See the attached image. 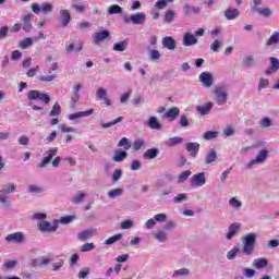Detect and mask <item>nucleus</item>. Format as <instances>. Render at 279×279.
<instances>
[{"label":"nucleus","mask_w":279,"mask_h":279,"mask_svg":"<svg viewBox=\"0 0 279 279\" xmlns=\"http://www.w3.org/2000/svg\"><path fill=\"white\" fill-rule=\"evenodd\" d=\"M216 104L226 106L228 104V86L220 85L215 88Z\"/></svg>","instance_id":"nucleus-1"},{"label":"nucleus","mask_w":279,"mask_h":279,"mask_svg":"<svg viewBox=\"0 0 279 279\" xmlns=\"http://www.w3.org/2000/svg\"><path fill=\"white\" fill-rule=\"evenodd\" d=\"M16 191V185L14 184H7L2 185V189L0 190V203L2 206H8L10 204V193H14Z\"/></svg>","instance_id":"nucleus-2"},{"label":"nucleus","mask_w":279,"mask_h":279,"mask_svg":"<svg viewBox=\"0 0 279 279\" xmlns=\"http://www.w3.org/2000/svg\"><path fill=\"white\" fill-rule=\"evenodd\" d=\"M28 101H36L38 99L39 101H43L44 104L48 105L51 101V97L48 94L41 93L36 89H32L27 94Z\"/></svg>","instance_id":"nucleus-3"},{"label":"nucleus","mask_w":279,"mask_h":279,"mask_svg":"<svg viewBox=\"0 0 279 279\" xmlns=\"http://www.w3.org/2000/svg\"><path fill=\"white\" fill-rule=\"evenodd\" d=\"M58 155V147H50L45 151L41 162L38 165L39 169H46L47 166L51 165L53 157Z\"/></svg>","instance_id":"nucleus-4"},{"label":"nucleus","mask_w":279,"mask_h":279,"mask_svg":"<svg viewBox=\"0 0 279 279\" xmlns=\"http://www.w3.org/2000/svg\"><path fill=\"white\" fill-rule=\"evenodd\" d=\"M108 39H110V31L108 29L99 31L92 35L93 45H99L100 43H104V40Z\"/></svg>","instance_id":"nucleus-5"},{"label":"nucleus","mask_w":279,"mask_h":279,"mask_svg":"<svg viewBox=\"0 0 279 279\" xmlns=\"http://www.w3.org/2000/svg\"><path fill=\"white\" fill-rule=\"evenodd\" d=\"M267 158H269V151L267 149H262L255 159H252L248 163H247V169H252V167L254 165H263V162H265V160H267Z\"/></svg>","instance_id":"nucleus-6"},{"label":"nucleus","mask_w":279,"mask_h":279,"mask_svg":"<svg viewBox=\"0 0 279 279\" xmlns=\"http://www.w3.org/2000/svg\"><path fill=\"white\" fill-rule=\"evenodd\" d=\"M38 229L41 232H56L58 230V220H54L52 223L46 220H41L38 223Z\"/></svg>","instance_id":"nucleus-7"},{"label":"nucleus","mask_w":279,"mask_h":279,"mask_svg":"<svg viewBox=\"0 0 279 279\" xmlns=\"http://www.w3.org/2000/svg\"><path fill=\"white\" fill-rule=\"evenodd\" d=\"M145 21L146 15L143 12L124 17V23H133V25H143Z\"/></svg>","instance_id":"nucleus-8"},{"label":"nucleus","mask_w":279,"mask_h":279,"mask_svg":"<svg viewBox=\"0 0 279 279\" xmlns=\"http://www.w3.org/2000/svg\"><path fill=\"white\" fill-rule=\"evenodd\" d=\"M198 80L204 88H210L215 82V77H213L210 72H202L198 76Z\"/></svg>","instance_id":"nucleus-9"},{"label":"nucleus","mask_w":279,"mask_h":279,"mask_svg":"<svg viewBox=\"0 0 279 279\" xmlns=\"http://www.w3.org/2000/svg\"><path fill=\"white\" fill-rule=\"evenodd\" d=\"M7 243H16L21 245V243H25V234L23 232H14L10 233L5 236Z\"/></svg>","instance_id":"nucleus-10"},{"label":"nucleus","mask_w":279,"mask_h":279,"mask_svg":"<svg viewBox=\"0 0 279 279\" xmlns=\"http://www.w3.org/2000/svg\"><path fill=\"white\" fill-rule=\"evenodd\" d=\"M190 184L193 187L204 186L206 184V174L204 172L194 174L190 180Z\"/></svg>","instance_id":"nucleus-11"},{"label":"nucleus","mask_w":279,"mask_h":279,"mask_svg":"<svg viewBox=\"0 0 279 279\" xmlns=\"http://www.w3.org/2000/svg\"><path fill=\"white\" fill-rule=\"evenodd\" d=\"M161 45L163 49H168L169 51H175L178 48V44L175 43V39L171 36H166L161 40Z\"/></svg>","instance_id":"nucleus-12"},{"label":"nucleus","mask_w":279,"mask_h":279,"mask_svg":"<svg viewBox=\"0 0 279 279\" xmlns=\"http://www.w3.org/2000/svg\"><path fill=\"white\" fill-rule=\"evenodd\" d=\"M185 149L187 153H190L192 158H197V155L199 154V143L189 142L185 144Z\"/></svg>","instance_id":"nucleus-13"},{"label":"nucleus","mask_w":279,"mask_h":279,"mask_svg":"<svg viewBox=\"0 0 279 279\" xmlns=\"http://www.w3.org/2000/svg\"><path fill=\"white\" fill-rule=\"evenodd\" d=\"M97 233V229H87L77 233L76 239L78 241H88V239H93Z\"/></svg>","instance_id":"nucleus-14"},{"label":"nucleus","mask_w":279,"mask_h":279,"mask_svg":"<svg viewBox=\"0 0 279 279\" xmlns=\"http://www.w3.org/2000/svg\"><path fill=\"white\" fill-rule=\"evenodd\" d=\"M270 65L265 71V75H272V73H278L279 71V59L275 57L269 58Z\"/></svg>","instance_id":"nucleus-15"},{"label":"nucleus","mask_w":279,"mask_h":279,"mask_svg":"<svg viewBox=\"0 0 279 279\" xmlns=\"http://www.w3.org/2000/svg\"><path fill=\"white\" fill-rule=\"evenodd\" d=\"M198 40L191 32H185L183 35V47H193V45H197Z\"/></svg>","instance_id":"nucleus-16"},{"label":"nucleus","mask_w":279,"mask_h":279,"mask_svg":"<svg viewBox=\"0 0 279 279\" xmlns=\"http://www.w3.org/2000/svg\"><path fill=\"white\" fill-rule=\"evenodd\" d=\"M239 230H241V223L233 222L229 226V231L226 235L227 241H232V238L236 236L239 234Z\"/></svg>","instance_id":"nucleus-17"},{"label":"nucleus","mask_w":279,"mask_h":279,"mask_svg":"<svg viewBox=\"0 0 279 279\" xmlns=\"http://www.w3.org/2000/svg\"><path fill=\"white\" fill-rule=\"evenodd\" d=\"M108 92L104 88H98L96 92V98L99 99L100 101H104V104H106V106H112V100H110V98L107 97Z\"/></svg>","instance_id":"nucleus-18"},{"label":"nucleus","mask_w":279,"mask_h":279,"mask_svg":"<svg viewBox=\"0 0 279 279\" xmlns=\"http://www.w3.org/2000/svg\"><path fill=\"white\" fill-rule=\"evenodd\" d=\"M93 112H95V109H89L87 111H78V112L69 114L68 119L70 121H77V119H82L83 117H90Z\"/></svg>","instance_id":"nucleus-19"},{"label":"nucleus","mask_w":279,"mask_h":279,"mask_svg":"<svg viewBox=\"0 0 279 279\" xmlns=\"http://www.w3.org/2000/svg\"><path fill=\"white\" fill-rule=\"evenodd\" d=\"M60 23L62 27H66L69 23H71V12L66 9H61L60 10Z\"/></svg>","instance_id":"nucleus-20"},{"label":"nucleus","mask_w":279,"mask_h":279,"mask_svg":"<svg viewBox=\"0 0 279 279\" xmlns=\"http://www.w3.org/2000/svg\"><path fill=\"white\" fill-rule=\"evenodd\" d=\"M148 51V60L151 62H160V59L162 58V54L159 50L147 48Z\"/></svg>","instance_id":"nucleus-21"},{"label":"nucleus","mask_w":279,"mask_h":279,"mask_svg":"<svg viewBox=\"0 0 279 279\" xmlns=\"http://www.w3.org/2000/svg\"><path fill=\"white\" fill-rule=\"evenodd\" d=\"M252 12H257L259 16H265V19H269L271 14H274V11L269 8H258V7H252Z\"/></svg>","instance_id":"nucleus-22"},{"label":"nucleus","mask_w":279,"mask_h":279,"mask_svg":"<svg viewBox=\"0 0 279 279\" xmlns=\"http://www.w3.org/2000/svg\"><path fill=\"white\" fill-rule=\"evenodd\" d=\"M240 14L239 9L234 8H229L225 11V17L227 21H234V19H239Z\"/></svg>","instance_id":"nucleus-23"},{"label":"nucleus","mask_w":279,"mask_h":279,"mask_svg":"<svg viewBox=\"0 0 279 279\" xmlns=\"http://www.w3.org/2000/svg\"><path fill=\"white\" fill-rule=\"evenodd\" d=\"M128 158V151L125 150H114L112 162H123Z\"/></svg>","instance_id":"nucleus-24"},{"label":"nucleus","mask_w":279,"mask_h":279,"mask_svg":"<svg viewBox=\"0 0 279 279\" xmlns=\"http://www.w3.org/2000/svg\"><path fill=\"white\" fill-rule=\"evenodd\" d=\"M154 239H156V241L159 243H167V241H169V233L163 230H159L154 233Z\"/></svg>","instance_id":"nucleus-25"},{"label":"nucleus","mask_w":279,"mask_h":279,"mask_svg":"<svg viewBox=\"0 0 279 279\" xmlns=\"http://www.w3.org/2000/svg\"><path fill=\"white\" fill-rule=\"evenodd\" d=\"M182 143H184V138L180 136H174V137L168 138L165 142V145H167V147H175L177 145H182Z\"/></svg>","instance_id":"nucleus-26"},{"label":"nucleus","mask_w":279,"mask_h":279,"mask_svg":"<svg viewBox=\"0 0 279 279\" xmlns=\"http://www.w3.org/2000/svg\"><path fill=\"white\" fill-rule=\"evenodd\" d=\"M147 125L150 130H162V123H160L158 118L154 116L148 119Z\"/></svg>","instance_id":"nucleus-27"},{"label":"nucleus","mask_w":279,"mask_h":279,"mask_svg":"<svg viewBox=\"0 0 279 279\" xmlns=\"http://www.w3.org/2000/svg\"><path fill=\"white\" fill-rule=\"evenodd\" d=\"M268 263L267 258L258 257L253 260V267L254 269H265Z\"/></svg>","instance_id":"nucleus-28"},{"label":"nucleus","mask_w":279,"mask_h":279,"mask_svg":"<svg viewBox=\"0 0 279 279\" xmlns=\"http://www.w3.org/2000/svg\"><path fill=\"white\" fill-rule=\"evenodd\" d=\"M165 117L171 121H175V119L180 117V109L178 107H172L165 113Z\"/></svg>","instance_id":"nucleus-29"},{"label":"nucleus","mask_w":279,"mask_h":279,"mask_svg":"<svg viewBox=\"0 0 279 279\" xmlns=\"http://www.w3.org/2000/svg\"><path fill=\"white\" fill-rule=\"evenodd\" d=\"M217 161V150L210 148L205 157V165H213V162Z\"/></svg>","instance_id":"nucleus-30"},{"label":"nucleus","mask_w":279,"mask_h":279,"mask_svg":"<svg viewBox=\"0 0 279 279\" xmlns=\"http://www.w3.org/2000/svg\"><path fill=\"white\" fill-rule=\"evenodd\" d=\"M158 154H160L158 148H149L144 153V158L146 160H154V158H158Z\"/></svg>","instance_id":"nucleus-31"},{"label":"nucleus","mask_w":279,"mask_h":279,"mask_svg":"<svg viewBox=\"0 0 279 279\" xmlns=\"http://www.w3.org/2000/svg\"><path fill=\"white\" fill-rule=\"evenodd\" d=\"M213 102H207L205 106H197L196 110L198 113L202 114V117L208 114V112H210V110H213Z\"/></svg>","instance_id":"nucleus-32"},{"label":"nucleus","mask_w":279,"mask_h":279,"mask_svg":"<svg viewBox=\"0 0 279 279\" xmlns=\"http://www.w3.org/2000/svg\"><path fill=\"white\" fill-rule=\"evenodd\" d=\"M229 206L233 208V210H241V208H243V203L234 196L229 199Z\"/></svg>","instance_id":"nucleus-33"},{"label":"nucleus","mask_w":279,"mask_h":279,"mask_svg":"<svg viewBox=\"0 0 279 279\" xmlns=\"http://www.w3.org/2000/svg\"><path fill=\"white\" fill-rule=\"evenodd\" d=\"M279 43V32L275 31L266 41V47H271V45H278Z\"/></svg>","instance_id":"nucleus-34"},{"label":"nucleus","mask_w":279,"mask_h":279,"mask_svg":"<svg viewBox=\"0 0 279 279\" xmlns=\"http://www.w3.org/2000/svg\"><path fill=\"white\" fill-rule=\"evenodd\" d=\"M22 27L24 32H32V14L24 15Z\"/></svg>","instance_id":"nucleus-35"},{"label":"nucleus","mask_w":279,"mask_h":279,"mask_svg":"<svg viewBox=\"0 0 279 279\" xmlns=\"http://www.w3.org/2000/svg\"><path fill=\"white\" fill-rule=\"evenodd\" d=\"M183 12L186 16H191V14H197L199 12V7H193V5H184Z\"/></svg>","instance_id":"nucleus-36"},{"label":"nucleus","mask_w":279,"mask_h":279,"mask_svg":"<svg viewBox=\"0 0 279 279\" xmlns=\"http://www.w3.org/2000/svg\"><path fill=\"white\" fill-rule=\"evenodd\" d=\"M124 190L121 187L118 189H112L111 191L108 192V197L110 199H117V197H121L123 195Z\"/></svg>","instance_id":"nucleus-37"},{"label":"nucleus","mask_w":279,"mask_h":279,"mask_svg":"<svg viewBox=\"0 0 279 279\" xmlns=\"http://www.w3.org/2000/svg\"><path fill=\"white\" fill-rule=\"evenodd\" d=\"M242 64L247 68L254 66L256 64V59H254V56L252 54L245 56L242 60Z\"/></svg>","instance_id":"nucleus-38"},{"label":"nucleus","mask_w":279,"mask_h":279,"mask_svg":"<svg viewBox=\"0 0 279 279\" xmlns=\"http://www.w3.org/2000/svg\"><path fill=\"white\" fill-rule=\"evenodd\" d=\"M32 45H34V39L26 37L19 43V48L27 49V48L32 47Z\"/></svg>","instance_id":"nucleus-39"},{"label":"nucleus","mask_w":279,"mask_h":279,"mask_svg":"<svg viewBox=\"0 0 279 279\" xmlns=\"http://www.w3.org/2000/svg\"><path fill=\"white\" fill-rule=\"evenodd\" d=\"M129 41L124 39L123 41L113 45V51H125L128 49Z\"/></svg>","instance_id":"nucleus-40"},{"label":"nucleus","mask_w":279,"mask_h":279,"mask_svg":"<svg viewBox=\"0 0 279 279\" xmlns=\"http://www.w3.org/2000/svg\"><path fill=\"white\" fill-rule=\"evenodd\" d=\"M242 243H246L248 245H256V233L246 234Z\"/></svg>","instance_id":"nucleus-41"},{"label":"nucleus","mask_w":279,"mask_h":279,"mask_svg":"<svg viewBox=\"0 0 279 279\" xmlns=\"http://www.w3.org/2000/svg\"><path fill=\"white\" fill-rule=\"evenodd\" d=\"M60 114H62V108L60 107V104L54 102L51 111L49 112V117H60Z\"/></svg>","instance_id":"nucleus-42"},{"label":"nucleus","mask_w":279,"mask_h":279,"mask_svg":"<svg viewBox=\"0 0 279 279\" xmlns=\"http://www.w3.org/2000/svg\"><path fill=\"white\" fill-rule=\"evenodd\" d=\"M174 19H175V11L168 10V11H166L165 16H163V23H173Z\"/></svg>","instance_id":"nucleus-43"},{"label":"nucleus","mask_w":279,"mask_h":279,"mask_svg":"<svg viewBox=\"0 0 279 279\" xmlns=\"http://www.w3.org/2000/svg\"><path fill=\"white\" fill-rule=\"evenodd\" d=\"M121 239H123V234H114L105 241V245H112V243H117V241H121Z\"/></svg>","instance_id":"nucleus-44"},{"label":"nucleus","mask_w":279,"mask_h":279,"mask_svg":"<svg viewBox=\"0 0 279 279\" xmlns=\"http://www.w3.org/2000/svg\"><path fill=\"white\" fill-rule=\"evenodd\" d=\"M219 136V133L217 131H207L203 134L204 141H213V138H217Z\"/></svg>","instance_id":"nucleus-45"},{"label":"nucleus","mask_w":279,"mask_h":279,"mask_svg":"<svg viewBox=\"0 0 279 279\" xmlns=\"http://www.w3.org/2000/svg\"><path fill=\"white\" fill-rule=\"evenodd\" d=\"M191 173H192L191 170H185V171L181 172L178 178L179 184L186 182L189 180V178H191Z\"/></svg>","instance_id":"nucleus-46"},{"label":"nucleus","mask_w":279,"mask_h":279,"mask_svg":"<svg viewBox=\"0 0 279 279\" xmlns=\"http://www.w3.org/2000/svg\"><path fill=\"white\" fill-rule=\"evenodd\" d=\"M108 14H123V8H121L119 4H113L109 7Z\"/></svg>","instance_id":"nucleus-47"},{"label":"nucleus","mask_w":279,"mask_h":279,"mask_svg":"<svg viewBox=\"0 0 279 279\" xmlns=\"http://www.w3.org/2000/svg\"><path fill=\"white\" fill-rule=\"evenodd\" d=\"M241 252V248L234 246L231 251L227 253L228 260H234L236 258V254Z\"/></svg>","instance_id":"nucleus-48"},{"label":"nucleus","mask_w":279,"mask_h":279,"mask_svg":"<svg viewBox=\"0 0 279 279\" xmlns=\"http://www.w3.org/2000/svg\"><path fill=\"white\" fill-rule=\"evenodd\" d=\"M85 197H86V193L78 191L77 194L72 198V202L73 204H82Z\"/></svg>","instance_id":"nucleus-49"},{"label":"nucleus","mask_w":279,"mask_h":279,"mask_svg":"<svg viewBox=\"0 0 279 279\" xmlns=\"http://www.w3.org/2000/svg\"><path fill=\"white\" fill-rule=\"evenodd\" d=\"M145 147V140L138 138L133 143V149L134 151H141Z\"/></svg>","instance_id":"nucleus-50"},{"label":"nucleus","mask_w":279,"mask_h":279,"mask_svg":"<svg viewBox=\"0 0 279 279\" xmlns=\"http://www.w3.org/2000/svg\"><path fill=\"white\" fill-rule=\"evenodd\" d=\"M243 243V252L246 254V256H252L254 254V245L253 244H247L246 242Z\"/></svg>","instance_id":"nucleus-51"},{"label":"nucleus","mask_w":279,"mask_h":279,"mask_svg":"<svg viewBox=\"0 0 279 279\" xmlns=\"http://www.w3.org/2000/svg\"><path fill=\"white\" fill-rule=\"evenodd\" d=\"M41 12L44 14H51V12H53V4L49 3V2H45L41 4Z\"/></svg>","instance_id":"nucleus-52"},{"label":"nucleus","mask_w":279,"mask_h":279,"mask_svg":"<svg viewBox=\"0 0 279 279\" xmlns=\"http://www.w3.org/2000/svg\"><path fill=\"white\" fill-rule=\"evenodd\" d=\"M189 274H191V270H189L187 268H181L173 271L172 278H178L179 276H189Z\"/></svg>","instance_id":"nucleus-53"},{"label":"nucleus","mask_w":279,"mask_h":279,"mask_svg":"<svg viewBox=\"0 0 279 279\" xmlns=\"http://www.w3.org/2000/svg\"><path fill=\"white\" fill-rule=\"evenodd\" d=\"M118 147H124V149H130V147H132V144L130 143V140H128V137H122L119 143H118Z\"/></svg>","instance_id":"nucleus-54"},{"label":"nucleus","mask_w":279,"mask_h":279,"mask_svg":"<svg viewBox=\"0 0 279 279\" xmlns=\"http://www.w3.org/2000/svg\"><path fill=\"white\" fill-rule=\"evenodd\" d=\"M72 90L74 93V97H72V101H77L80 99V90H82V85L76 84L72 87Z\"/></svg>","instance_id":"nucleus-55"},{"label":"nucleus","mask_w":279,"mask_h":279,"mask_svg":"<svg viewBox=\"0 0 279 279\" xmlns=\"http://www.w3.org/2000/svg\"><path fill=\"white\" fill-rule=\"evenodd\" d=\"M58 128L60 132H62V134H69L71 132H75V128L69 126L66 124H60Z\"/></svg>","instance_id":"nucleus-56"},{"label":"nucleus","mask_w":279,"mask_h":279,"mask_svg":"<svg viewBox=\"0 0 279 279\" xmlns=\"http://www.w3.org/2000/svg\"><path fill=\"white\" fill-rule=\"evenodd\" d=\"M123 121V117H118L116 120L108 122V123H102L101 128L105 130L108 128H112V125H117V123H121Z\"/></svg>","instance_id":"nucleus-57"},{"label":"nucleus","mask_w":279,"mask_h":279,"mask_svg":"<svg viewBox=\"0 0 279 279\" xmlns=\"http://www.w3.org/2000/svg\"><path fill=\"white\" fill-rule=\"evenodd\" d=\"M93 250H95V243H93V242L85 243L80 248V251L83 252V253L93 252Z\"/></svg>","instance_id":"nucleus-58"},{"label":"nucleus","mask_w":279,"mask_h":279,"mask_svg":"<svg viewBox=\"0 0 279 279\" xmlns=\"http://www.w3.org/2000/svg\"><path fill=\"white\" fill-rule=\"evenodd\" d=\"M123 175V170L116 169L112 173V182H119L121 180V177Z\"/></svg>","instance_id":"nucleus-59"},{"label":"nucleus","mask_w":279,"mask_h":279,"mask_svg":"<svg viewBox=\"0 0 279 279\" xmlns=\"http://www.w3.org/2000/svg\"><path fill=\"white\" fill-rule=\"evenodd\" d=\"M242 271L246 278H254V276H256V270H254L252 268L244 267V269H242Z\"/></svg>","instance_id":"nucleus-60"},{"label":"nucleus","mask_w":279,"mask_h":279,"mask_svg":"<svg viewBox=\"0 0 279 279\" xmlns=\"http://www.w3.org/2000/svg\"><path fill=\"white\" fill-rule=\"evenodd\" d=\"M210 49L211 51H214L215 53H217V51H219L221 49V40L216 39L211 45H210Z\"/></svg>","instance_id":"nucleus-61"},{"label":"nucleus","mask_w":279,"mask_h":279,"mask_svg":"<svg viewBox=\"0 0 279 279\" xmlns=\"http://www.w3.org/2000/svg\"><path fill=\"white\" fill-rule=\"evenodd\" d=\"M155 221H158L159 223H165V221H167V214L161 213V214H157L154 217Z\"/></svg>","instance_id":"nucleus-62"},{"label":"nucleus","mask_w":279,"mask_h":279,"mask_svg":"<svg viewBox=\"0 0 279 279\" xmlns=\"http://www.w3.org/2000/svg\"><path fill=\"white\" fill-rule=\"evenodd\" d=\"M88 274H90V268L85 267L82 270L78 271V278L80 279H85L87 278Z\"/></svg>","instance_id":"nucleus-63"},{"label":"nucleus","mask_w":279,"mask_h":279,"mask_svg":"<svg viewBox=\"0 0 279 279\" xmlns=\"http://www.w3.org/2000/svg\"><path fill=\"white\" fill-rule=\"evenodd\" d=\"M269 86V80L260 78L258 84V90H263V88H267Z\"/></svg>","instance_id":"nucleus-64"}]
</instances>
